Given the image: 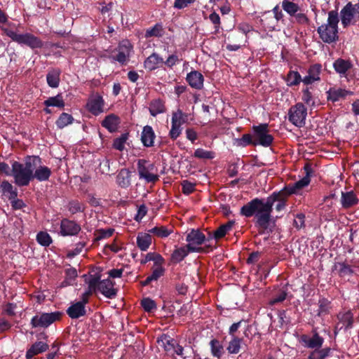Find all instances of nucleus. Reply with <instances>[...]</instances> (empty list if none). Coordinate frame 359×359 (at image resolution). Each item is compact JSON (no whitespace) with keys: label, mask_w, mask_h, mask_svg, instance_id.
<instances>
[{"label":"nucleus","mask_w":359,"mask_h":359,"mask_svg":"<svg viewBox=\"0 0 359 359\" xmlns=\"http://www.w3.org/2000/svg\"><path fill=\"white\" fill-rule=\"evenodd\" d=\"M287 195L282 189L274 191L266 199L255 198L243 205L240 214L247 218L255 217V224L260 235L270 234L274 231L275 220H271V213L275 202H278L276 210L278 212L283 210L287 205Z\"/></svg>","instance_id":"f257e3e1"},{"label":"nucleus","mask_w":359,"mask_h":359,"mask_svg":"<svg viewBox=\"0 0 359 359\" xmlns=\"http://www.w3.org/2000/svg\"><path fill=\"white\" fill-rule=\"evenodd\" d=\"M41 163V158L39 156H27L23 163L13 161L12 165L15 184L21 187L28 186L34 180L48 181L52 171L50 168Z\"/></svg>","instance_id":"f03ea898"},{"label":"nucleus","mask_w":359,"mask_h":359,"mask_svg":"<svg viewBox=\"0 0 359 359\" xmlns=\"http://www.w3.org/2000/svg\"><path fill=\"white\" fill-rule=\"evenodd\" d=\"M339 14L337 11L328 12L327 23L318 27L317 32L320 39L326 43H332L338 40Z\"/></svg>","instance_id":"7ed1b4c3"},{"label":"nucleus","mask_w":359,"mask_h":359,"mask_svg":"<svg viewBox=\"0 0 359 359\" xmlns=\"http://www.w3.org/2000/svg\"><path fill=\"white\" fill-rule=\"evenodd\" d=\"M186 241L187 243L186 245L191 252L208 253L213 250V248L210 244L204 247L201 246L206 241V236L199 229H191L187 233Z\"/></svg>","instance_id":"20e7f679"},{"label":"nucleus","mask_w":359,"mask_h":359,"mask_svg":"<svg viewBox=\"0 0 359 359\" xmlns=\"http://www.w3.org/2000/svg\"><path fill=\"white\" fill-rule=\"evenodd\" d=\"M1 30L13 41L20 45L27 46L32 50L43 47V41L32 33L18 34L16 32L6 27H1Z\"/></svg>","instance_id":"39448f33"},{"label":"nucleus","mask_w":359,"mask_h":359,"mask_svg":"<svg viewBox=\"0 0 359 359\" xmlns=\"http://www.w3.org/2000/svg\"><path fill=\"white\" fill-rule=\"evenodd\" d=\"M283 13L278 5H276L271 11H267L262 13L261 23L264 27L273 31L276 29L280 20L283 21Z\"/></svg>","instance_id":"423d86ee"},{"label":"nucleus","mask_w":359,"mask_h":359,"mask_svg":"<svg viewBox=\"0 0 359 359\" xmlns=\"http://www.w3.org/2000/svg\"><path fill=\"white\" fill-rule=\"evenodd\" d=\"M62 315L60 311L41 312L32 318L30 324L33 328H47L53 323L59 321Z\"/></svg>","instance_id":"0eeeda50"},{"label":"nucleus","mask_w":359,"mask_h":359,"mask_svg":"<svg viewBox=\"0 0 359 359\" xmlns=\"http://www.w3.org/2000/svg\"><path fill=\"white\" fill-rule=\"evenodd\" d=\"M253 137L257 145L268 147L273 142V136L270 134L268 123H260L258 126H252Z\"/></svg>","instance_id":"6e6552de"},{"label":"nucleus","mask_w":359,"mask_h":359,"mask_svg":"<svg viewBox=\"0 0 359 359\" xmlns=\"http://www.w3.org/2000/svg\"><path fill=\"white\" fill-rule=\"evenodd\" d=\"M305 176L299 181L293 184H290L283 188L287 195L297 194L304 187L308 186L311 181V177L313 173L312 165L310 163H306L304 166Z\"/></svg>","instance_id":"1a4fd4ad"},{"label":"nucleus","mask_w":359,"mask_h":359,"mask_svg":"<svg viewBox=\"0 0 359 359\" xmlns=\"http://www.w3.org/2000/svg\"><path fill=\"white\" fill-rule=\"evenodd\" d=\"M306 115V108L302 103L299 102L289 109L288 120L295 126L302 128L305 125Z\"/></svg>","instance_id":"9d476101"},{"label":"nucleus","mask_w":359,"mask_h":359,"mask_svg":"<svg viewBox=\"0 0 359 359\" xmlns=\"http://www.w3.org/2000/svg\"><path fill=\"white\" fill-rule=\"evenodd\" d=\"M137 167L140 179L145 180L147 183H154L158 180V175L151 172L154 169V165L149 163L147 160L139 159Z\"/></svg>","instance_id":"9b49d317"},{"label":"nucleus","mask_w":359,"mask_h":359,"mask_svg":"<svg viewBox=\"0 0 359 359\" xmlns=\"http://www.w3.org/2000/svg\"><path fill=\"white\" fill-rule=\"evenodd\" d=\"M98 278L97 283V289L107 298L114 299L117 294V289L114 286L115 283L110 278L100 280L101 276L100 274L91 275L90 278Z\"/></svg>","instance_id":"f8f14e48"},{"label":"nucleus","mask_w":359,"mask_h":359,"mask_svg":"<svg viewBox=\"0 0 359 359\" xmlns=\"http://www.w3.org/2000/svg\"><path fill=\"white\" fill-rule=\"evenodd\" d=\"M340 18L344 28H346L351 25H355L359 22V15L355 13L351 2L347 3L341 10Z\"/></svg>","instance_id":"ddd939ff"},{"label":"nucleus","mask_w":359,"mask_h":359,"mask_svg":"<svg viewBox=\"0 0 359 359\" xmlns=\"http://www.w3.org/2000/svg\"><path fill=\"white\" fill-rule=\"evenodd\" d=\"M60 234L64 237L74 236L81 230V225L74 220L64 218L61 220Z\"/></svg>","instance_id":"4468645a"},{"label":"nucleus","mask_w":359,"mask_h":359,"mask_svg":"<svg viewBox=\"0 0 359 359\" xmlns=\"http://www.w3.org/2000/svg\"><path fill=\"white\" fill-rule=\"evenodd\" d=\"M132 49L133 46L128 41H123L118 46V53L116 55H112L111 58L121 65H126Z\"/></svg>","instance_id":"2eb2a0df"},{"label":"nucleus","mask_w":359,"mask_h":359,"mask_svg":"<svg viewBox=\"0 0 359 359\" xmlns=\"http://www.w3.org/2000/svg\"><path fill=\"white\" fill-rule=\"evenodd\" d=\"M104 101L100 94L97 93L90 96L87 102L88 111L94 116H98L104 111Z\"/></svg>","instance_id":"dca6fc26"},{"label":"nucleus","mask_w":359,"mask_h":359,"mask_svg":"<svg viewBox=\"0 0 359 359\" xmlns=\"http://www.w3.org/2000/svg\"><path fill=\"white\" fill-rule=\"evenodd\" d=\"M300 342L305 347L315 350L322 347L324 339L316 330H313L311 337L306 334H302L300 338Z\"/></svg>","instance_id":"f3484780"},{"label":"nucleus","mask_w":359,"mask_h":359,"mask_svg":"<svg viewBox=\"0 0 359 359\" xmlns=\"http://www.w3.org/2000/svg\"><path fill=\"white\" fill-rule=\"evenodd\" d=\"M322 71V65L319 63H316L310 65L308 69V75L303 78V83L304 85H311L316 81H320V73Z\"/></svg>","instance_id":"a211bd4d"},{"label":"nucleus","mask_w":359,"mask_h":359,"mask_svg":"<svg viewBox=\"0 0 359 359\" xmlns=\"http://www.w3.org/2000/svg\"><path fill=\"white\" fill-rule=\"evenodd\" d=\"M186 81L192 88L201 90L203 88L204 76L197 70H193L188 73Z\"/></svg>","instance_id":"6ab92c4d"},{"label":"nucleus","mask_w":359,"mask_h":359,"mask_svg":"<svg viewBox=\"0 0 359 359\" xmlns=\"http://www.w3.org/2000/svg\"><path fill=\"white\" fill-rule=\"evenodd\" d=\"M353 67V64L350 60L343 58L337 59L333 63L334 71L339 74L340 77H346L348 72Z\"/></svg>","instance_id":"aec40b11"},{"label":"nucleus","mask_w":359,"mask_h":359,"mask_svg":"<svg viewBox=\"0 0 359 359\" xmlns=\"http://www.w3.org/2000/svg\"><path fill=\"white\" fill-rule=\"evenodd\" d=\"M156 134L151 126H145L141 133L140 140L145 147H151L154 146V140Z\"/></svg>","instance_id":"412c9836"},{"label":"nucleus","mask_w":359,"mask_h":359,"mask_svg":"<svg viewBox=\"0 0 359 359\" xmlns=\"http://www.w3.org/2000/svg\"><path fill=\"white\" fill-rule=\"evenodd\" d=\"M327 99L328 101L336 102L340 99H344L348 95H352L353 93L342 88H330L327 92Z\"/></svg>","instance_id":"4be33fe9"},{"label":"nucleus","mask_w":359,"mask_h":359,"mask_svg":"<svg viewBox=\"0 0 359 359\" xmlns=\"http://www.w3.org/2000/svg\"><path fill=\"white\" fill-rule=\"evenodd\" d=\"M49 346L43 341H36L34 343L26 352V358L32 359L35 355L46 351Z\"/></svg>","instance_id":"5701e85b"},{"label":"nucleus","mask_w":359,"mask_h":359,"mask_svg":"<svg viewBox=\"0 0 359 359\" xmlns=\"http://www.w3.org/2000/svg\"><path fill=\"white\" fill-rule=\"evenodd\" d=\"M358 203L359 199L353 191L341 192V203L344 208H350Z\"/></svg>","instance_id":"b1692460"},{"label":"nucleus","mask_w":359,"mask_h":359,"mask_svg":"<svg viewBox=\"0 0 359 359\" xmlns=\"http://www.w3.org/2000/svg\"><path fill=\"white\" fill-rule=\"evenodd\" d=\"M339 325H342L344 330L352 329L353 327L354 318L352 312L348 310L346 312H339L337 316Z\"/></svg>","instance_id":"393cba45"},{"label":"nucleus","mask_w":359,"mask_h":359,"mask_svg":"<svg viewBox=\"0 0 359 359\" xmlns=\"http://www.w3.org/2000/svg\"><path fill=\"white\" fill-rule=\"evenodd\" d=\"M234 220H229L225 224H221L215 231L212 232V236L216 241L223 238L229 231H231L235 225Z\"/></svg>","instance_id":"a878e982"},{"label":"nucleus","mask_w":359,"mask_h":359,"mask_svg":"<svg viewBox=\"0 0 359 359\" xmlns=\"http://www.w3.org/2000/svg\"><path fill=\"white\" fill-rule=\"evenodd\" d=\"M67 314L72 319H77L86 316V306H83L81 303H73L67 309Z\"/></svg>","instance_id":"bb28decb"},{"label":"nucleus","mask_w":359,"mask_h":359,"mask_svg":"<svg viewBox=\"0 0 359 359\" xmlns=\"http://www.w3.org/2000/svg\"><path fill=\"white\" fill-rule=\"evenodd\" d=\"M61 70L59 68H52L46 74V81L49 87L56 88L60 82Z\"/></svg>","instance_id":"cd10ccee"},{"label":"nucleus","mask_w":359,"mask_h":359,"mask_svg":"<svg viewBox=\"0 0 359 359\" xmlns=\"http://www.w3.org/2000/svg\"><path fill=\"white\" fill-rule=\"evenodd\" d=\"M163 63V59L157 53H153L144 61V66L149 72L159 67V65Z\"/></svg>","instance_id":"c85d7f7f"},{"label":"nucleus","mask_w":359,"mask_h":359,"mask_svg":"<svg viewBox=\"0 0 359 359\" xmlns=\"http://www.w3.org/2000/svg\"><path fill=\"white\" fill-rule=\"evenodd\" d=\"M119 123L118 116L111 114L107 116L102 121V126L107 129L110 133H114L117 130Z\"/></svg>","instance_id":"c756f323"},{"label":"nucleus","mask_w":359,"mask_h":359,"mask_svg":"<svg viewBox=\"0 0 359 359\" xmlns=\"http://www.w3.org/2000/svg\"><path fill=\"white\" fill-rule=\"evenodd\" d=\"M189 253H192L189 250L187 245H185L182 247H175L170 256V261L172 263L177 264L182 262Z\"/></svg>","instance_id":"7c9ffc66"},{"label":"nucleus","mask_w":359,"mask_h":359,"mask_svg":"<svg viewBox=\"0 0 359 359\" xmlns=\"http://www.w3.org/2000/svg\"><path fill=\"white\" fill-rule=\"evenodd\" d=\"M149 111L152 116H156L158 114H163L166 111L165 102L161 99L152 100L149 103Z\"/></svg>","instance_id":"2f4dec72"},{"label":"nucleus","mask_w":359,"mask_h":359,"mask_svg":"<svg viewBox=\"0 0 359 359\" xmlns=\"http://www.w3.org/2000/svg\"><path fill=\"white\" fill-rule=\"evenodd\" d=\"M0 190L3 195L9 200L14 199L18 196L17 188L14 187L8 180H4L0 184Z\"/></svg>","instance_id":"473e14b6"},{"label":"nucleus","mask_w":359,"mask_h":359,"mask_svg":"<svg viewBox=\"0 0 359 359\" xmlns=\"http://www.w3.org/2000/svg\"><path fill=\"white\" fill-rule=\"evenodd\" d=\"M97 278H98L89 279L88 281V290L81 294V300L77 302L78 303H81L83 306H86V304L89 302L90 296H91L93 292L97 290Z\"/></svg>","instance_id":"72a5a7b5"},{"label":"nucleus","mask_w":359,"mask_h":359,"mask_svg":"<svg viewBox=\"0 0 359 359\" xmlns=\"http://www.w3.org/2000/svg\"><path fill=\"white\" fill-rule=\"evenodd\" d=\"M152 242L151 236L148 233L140 232L137 236V245L142 251H147Z\"/></svg>","instance_id":"f704fd0d"},{"label":"nucleus","mask_w":359,"mask_h":359,"mask_svg":"<svg viewBox=\"0 0 359 359\" xmlns=\"http://www.w3.org/2000/svg\"><path fill=\"white\" fill-rule=\"evenodd\" d=\"M43 104L47 107H55L60 109L65 107V103L63 97L61 93H58L57 95L50 97L43 102Z\"/></svg>","instance_id":"c9c22d12"},{"label":"nucleus","mask_w":359,"mask_h":359,"mask_svg":"<svg viewBox=\"0 0 359 359\" xmlns=\"http://www.w3.org/2000/svg\"><path fill=\"white\" fill-rule=\"evenodd\" d=\"M116 181L121 187H128L130 184V172L127 169H121L117 175Z\"/></svg>","instance_id":"e433bc0d"},{"label":"nucleus","mask_w":359,"mask_h":359,"mask_svg":"<svg viewBox=\"0 0 359 359\" xmlns=\"http://www.w3.org/2000/svg\"><path fill=\"white\" fill-rule=\"evenodd\" d=\"M318 309L317 311V316L323 317L330 313L331 309V302L325 297H322L318 302Z\"/></svg>","instance_id":"4c0bfd02"},{"label":"nucleus","mask_w":359,"mask_h":359,"mask_svg":"<svg viewBox=\"0 0 359 359\" xmlns=\"http://www.w3.org/2000/svg\"><path fill=\"white\" fill-rule=\"evenodd\" d=\"M148 232L158 238H163L168 237L172 233V229L171 228L168 229L165 226H156L148 230Z\"/></svg>","instance_id":"58836bf2"},{"label":"nucleus","mask_w":359,"mask_h":359,"mask_svg":"<svg viewBox=\"0 0 359 359\" xmlns=\"http://www.w3.org/2000/svg\"><path fill=\"white\" fill-rule=\"evenodd\" d=\"M283 9L290 16L292 17L297 12L301 11L299 6L290 0H283L281 3Z\"/></svg>","instance_id":"ea45409f"},{"label":"nucleus","mask_w":359,"mask_h":359,"mask_svg":"<svg viewBox=\"0 0 359 359\" xmlns=\"http://www.w3.org/2000/svg\"><path fill=\"white\" fill-rule=\"evenodd\" d=\"M153 261L155 266H161L164 264L163 257L158 253L149 252L145 257L140 261L141 264H145L148 262Z\"/></svg>","instance_id":"a19ab883"},{"label":"nucleus","mask_w":359,"mask_h":359,"mask_svg":"<svg viewBox=\"0 0 359 359\" xmlns=\"http://www.w3.org/2000/svg\"><path fill=\"white\" fill-rule=\"evenodd\" d=\"M338 267V274L341 278L351 276L354 273L351 265H349L346 262H339L334 265L335 269H337Z\"/></svg>","instance_id":"79ce46f5"},{"label":"nucleus","mask_w":359,"mask_h":359,"mask_svg":"<svg viewBox=\"0 0 359 359\" xmlns=\"http://www.w3.org/2000/svg\"><path fill=\"white\" fill-rule=\"evenodd\" d=\"M243 341V338H240L238 337H231V341L229 343V345L226 348L229 353L231 354H236L238 353L241 348V343Z\"/></svg>","instance_id":"37998d69"},{"label":"nucleus","mask_w":359,"mask_h":359,"mask_svg":"<svg viewBox=\"0 0 359 359\" xmlns=\"http://www.w3.org/2000/svg\"><path fill=\"white\" fill-rule=\"evenodd\" d=\"M331 348L326 347L324 348H317L310 353L308 359H325L330 354Z\"/></svg>","instance_id":"c03bdc74"},{"label":"nucleus","mask_w":359,"mask_h":359,"mask_svg":"<svg viewBox=\"0 0 359 359\" xmlns=\"http://www.w3.org/2000/svg\"><path fill=\"white\" fill-rule=\"evenodd\" d=\"M164 34V29L163 25L160 23H156L154 27H150L146 30L145 37H161Z\"/></svg>","instance_id":"a18cd8bd"},{"label":"nucleus","mask_w":359,"mask_h":359,"mask_svg":"<svg viewBox=\"0 0 359 359\" xmlns=\"http://www.w3.org/2000/svg\"><path fill=\"white\" fill-rule=\"evenodd\" d=\"M74 118L71 114L62 112L55 121V124L58 128L62 129L68 125L72 124Z\"/></svg>","instance_id":"49530a36"},{"label":"nucleus","mask_w":359,"mask_h":359,"mask_svg":"<svg viewBox=\"0 0 359 359\" xmlns=\"http://www.w3.org/2000/svg\"><path fill=\"white\" fill-rule=\"evenodd\" d=\"M286 82L289 86H295L303 82V79L298 72L290 70L287 73Z\"/></svg>","instance_id":"de8ad7c7"},{"label":"nucleus","mask_w":359,"mask_h":359,"mask_svg":"<svg viewBox=\"0 0 359 359\" xmlns=\"http://www.w3.org/2000/svg\"><path fill=\"white\" fill-rule=\"evenodd\" d=\"M211 353L214 357L219 358L224 353V347L217 339H212L210 341Z\"/></svg>","instance_id":"09e8293b"},{"label":"nucleus","mask_w":359,"mask_h":359,"mask_svg":"<svg viewBox=\"0 0 359 359\" xmlns=\"http://www.w3.org/2000/svg\"><path fill=\"white\" fill-rule=\"evenodd\" d=\"M236 144L238 147H245L248 145L256 146V143L255 141V138L253 137V135L250 134H244L242 135L241 138H238L236 140Z\"/></svg>","instance_id":"8fccbe9b"},{"label":"nucleus","mask_w":359,"mask_h":359,"mask_svg":"<svg viewBox=\"0 0 359 359\" xmlns=\"http://www.w3.org/2000/svg\"><path fill=\"white\" fill-rule=\"evenodd\" d=\"M68 210L74 215L78 212H83L85 210V206L77 200H72L67 204Z\"/></svg>","instance_id":"3c124183"},{"label":"nucleus","mask_w":359,"mask_h":359,"mask_svg":"<svg viewBox=\"0 0 359 359\" xmlns=\"http://www.w3.org/2000/svg\"><path fill=\"white\" fill-rule=\"evenodd\" d=\"M287 290L285 289H280L276 294H274L269 300V305L273 306L276 304L283 302L287 297Z\"/></svg>","instance_id":"603ef678"},{"label":"nucleus","mask_w":359,"mask_h":359,"mask_svg":"<svg viewBox=\"0 0 359 359\" xmlns=\"http://www.w3.org/2000/svg\"><path fill=\"white\" fill-rule=\"evenodd\" d=\"M65 280L62 285H72L73 281L75 280L78 276L77 270L74 267H69L65 270Z\"/></svg>","instance_id":"864d4df0"},{"label":"nucleus","mask_w":359,"mask_h":359,"mask_svg":"<svg viewBox=\"0 0 359 359\" xmlns=\"http://www.w3.org/2000/svg\"><path fill=\"white\" fill-rule=\"evenodd\" d=\"M36 241L41 245L44 247L49 246L53 242L52 238L46 231L39 232L36 235Z\"/></svg>","instance_id":"5fc2aeb1"},{"label":"nucleus","mask_w":359,"mask_h":359,"mask_svg":"<svg viewBox=\"0 0 359 359\" xmlns=\"http://www.w3.org/2000/svg\"><path fill=\"white\" fill-rule=\"evenodd\" d=\"M194 156L200 159H212L215 158V152L211 151H206L203 149L198 148L195 150Z\"/></svg>","instance_id":"6e6d98bb"},{"label":"nucleus","mask_w":359,"mask_h":359,"mask_svg":"<svg viewBox=\"0 0 359 359\" xmlns=\"http://www.w3.org/2000/svg\"><path fill=\"white\" fill-rule=\"evenodd\" d=\"M128 138V133H123L119 137L116 138L113 142V147L118 151H123L125 143Z\"/></svg>","instance_id":"4d7b16f0"},{"label":"nucleus","mask_w":359,"mask_h":359,"mask_svg":"<svg viewBox=\"0 0 359 359\" xmlns=\"http://www.w3.org/2000/svg\"><path fill=\"white\" fill-rule=\"evenodd\" d=\"M114 233V229L109 228L107 229H100L95 231V235L96 236L95 241H100L102 239L111 237Z\"/></svg>","instance_id":"13d9d810"},{"label":"nucleus","mask_w":359,"mask_h":359,"mask_svg":"<svg viewBox=\"0 0 359 359\" xmlns=\"http://www.w3.org/2000/svg\"><path fill=\"white\" fill-rule=\"evenodd\" d=\"M182 128L179 123H176L175 119L171 121V129L169 132V135L172 140H176L181 134Z\"/></svg>","instance_id":"bf43d9fd"},{"label":"nucleus","mask_w":359,"mask_h":359,"mask_svg":"<svg viewBox=\"0 0 359 359\" xmlns=\"http://www.w3.org/2000/svg\"><path fill=\"white\" fill-rule=\"evenodd\" d=\"M141 306L146 312H152L156 309V304L150 298H144L141 301Z\"/></svg>","instance_id":"052dcab7"},{"label":"nucleus","mask_w":359,"mask_h":359,"mask_svg":"<svg viewBox=\"0 0 359 359\" xmlns=\"http://www.w3.org/2000/svg\"><path fill=\"white\" fill-rule=\"evenodd\" d=\"M173 119L176 121V123H179V125L182 126L183 123L187 122L188 115L183 113L182 110L178 109L177 111L172 113V120Z\"/></svg>","instance_id":"680f3d73"},{"label":"nucleus","mask_w":359,"mask_h":359,"mask_svg":"<svg viewBox=\"0 0 359 359\" xmlns=\"http://www.w3.org/2000/svg\"><path fill=\"white\" fill-rule=\"evenodd\" d=\"M302 100L308 105L313 106L315 104V100L309 87L302 90Z\"/></svg>","instance_id":"e2e57ef3"},{"label":"nucleus","mask_w":359,"mask_h":359,"mask_svg":"<svg viewBox=\"0 0 359 359\" xmlns=\"http://www.w3.org/2000/svg\"><path fill=\"white\" fill-rule=\"evenodd\" d=\"M305 215L304 213H298L295 215L293 221V226L299 230L305 227Z\"/></svg>","instance_id":"0e129e2a"},{"label":"nucleus","mask_w":359,"mask_h":359,"mask_svg":"<svg viewBox=\"0 0 359 359\" xmlns=\"http://www.w3.org/2000/svg\"><path fill=\"white\" fill-rule=\"evenodd\" d=\"M182 184V191L185 195H189L195 191L194 183H192L188 180H184L181 183Z\"/></svg>","instance_id":"69168bd1"},{"label":"nucleus","mask_w":359,"mask_h":359,"mask_svg":"<svg viewBox=\"0 0 359 359\" xmlns=\"http://www.w3.org/2000/svg\"><path fill=\"white\" fill-rule=\"evenodd\" d=\"M292 17L294 18V22L298 23L299 25H309L310 22V20L306 16L305 13L297 12V14L294 15Z\"/></svg>","instance_id":"338daca9"},{"label":"nucleus","mask_w":359,"mask_h":359,"mask_svg":"<svg viewBox=\"0 0 359 359\" xmlns=\"http://www.w3.org/2000/svg\"><path fill=\"white\" fill-rule=\"evenodd\" d=\"M157 267L153 269L151 274L149 276L152 281H156L159 278L163 276L165 273V269L161 266H156Z\"/></svg>","instance_id":"774afa93"}]
</instances>
